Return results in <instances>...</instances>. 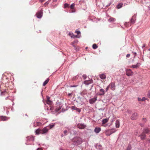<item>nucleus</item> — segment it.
<instances>
[{"mask_svg":"<svg viewBox=\"0 0 150 150\" xmlns=\"http://www.w3.org/2000/svg\"><path fill=\"white\" fill-rule=\"evenodd\" d=\"M126 74L128 76H132L133 74V72L130 69H127L126 70Z\"/></svg>","mask_w":150,"mask_h":150,"instance_id":"nucleus-4","label":"nucleus"},{"mask_svg":"<svg viewBox=\"0 0 150 150\" xmlns=\"http://www.w3.org/2000/svg\"><path fill=\"white\" fill-rule=\"evenodd\" d=\"M57 0H53L54 2H55L57 1Z\"/></svg>","mask_w":150,"mask_h":150,"instance_id":"nucleus-50","label":"nucleus"},{"mask_svg":"<svg viewBox=\"0 0 150 150\" xmlns=\"http://www.w3.org/2000/svg\"><path fill=\"white\" fill-rule=\"evenodd\" d=\"M45 0H40V1L42 3Z\"/></svg>","mask_w":150,"mask_h":150,"instance_id":"nucleus-47","label":"nucleus"},{"mask_svg":"<svg viewBox=\"0 0 150 150\" xmlns=\"http://www.w3.org/2000/svg\"><path fill=\"white\" fill-rule=\"evenodd\" d=\"M74 4H73L71 5L70 7L71 9H73L74 8Z\"/></svg>","mask_w":150,"mask_h":150,"instance_id":"nucleus-31","label":"nucleus"},{"mask_svg":"<svg viewBox=\"0 0 150 150\" xmlns=\"http://www.w3.org/2000/svg\"><path fill=\"white\" fill-rule=\"evenodd\" d=\"M99 76L100 78L102 79H105L106 78V76L104 74H100L99 75Z\"/></svg>","mask_w":150,"mask_h":150,"instance_id":"nucleus-20","label":"nucleus"},{"mask_svg":"<svg viewBox=\"0 0 150 150\" xmlns=\"http://www.w3.org/2000/svg\"><path fill=\"white\" fill-rule=\"evenodd\" d=\"M49 81V79L47 78L43 83V86H45L48 82Z\"/></svg>","mask_w":150,"mask_h":150,"instance_id":"nucleus-22","label":"nucleus"},{"mask_svg":"<svg viewBox=\"0 0 150 150\" xmlns=\"http://www.w3.org/2000/svg\"><path fill=\"white\" fill-rule=\"evenodd\" d=\"M130 56V54H128L126 55V57L127 58H129Z\"/></svg>","mask_w":150,"mask_h":150,"instance_id":"nucleus-43","label":"nucleus"},{"mask_svg":"<svg viewBox=\"0 0 150 150\" xmlns=\"http://www.w3.org/2000/svg\"><path fill=\"white\" fill-rule=\"evenodd\" d=\"M140 64V63H138L136 65H132L131 67H132L133 68H139Z\"/></svg>","mask_w":150,"mask_h":150,"instance_id":"nucleus-11","label":"nucleus"},{"mask_svg":"<svg viewBox=\"0 0 150 150\" xmlns=\"http://www.w3.org/2000/svg\"><path fill=\"white\" fill-rule=\"evenodd\" d=\"M140 137H141V139H145V137H146V136L145 134L144 133V132H143L141 134V135H140Z\"/></svg>","mask_w":150,"mask_h":150,"instance_id":"nucleus-17","label":"nucleus"},{"mask_svg":"<svg viewBox=\"0 0 150 150\" xmlns=\"http://www.w3.org/2000/svg\"><path fill=\"white\" fill-rule=\"evenodd\" d=\"M100 130L101 128L100 127H96L94 129L95 132L96 133H99Z\"/></svg>","mask_w":150,"mask_h":150,"instance_id":"nucleus-16","label":"nucleus"},{"mask_svg":"<svg viewBox=\"0 0 150 150\" xmlns=\"http://www.w3.org/2000/svg\"><path fill=\"white\" fill-rule=\"evenodd\" d=\"M109 88H110V86H109V85H108L106 88L105 90L107 92L108 91V90Z\"/></svg>","mask_w":150,"mask_h":150,"instance_id":"nucleus-39","label":"nucleus"},{"mask_svg":"<svg viewBox=\"0 0 150 150\" xmlns=\"http://www.w3.org/2000/svg\"><path fill=\"white\" fill-rule=\"evenodd\" d=\"M1 120L5 121L6 120L7 117H1Z\"/></svg>","mask_w":150,"mask_h":150,"instance_id":"nucleus-28","label":"nucleus"},{"mask_svg":"<svg viewBox=\"0 0 150 150\" xmlns=\"http://www.w3.org/2000/svg\"><path fill=\"white\" fill-rule=\"evenodd\" d=\"M149 131H150L148 129L146 128L144 129L143 132L145 134H147L149 133Z\"/></svg>","mask_w":150,"mask_h":150,"instance_id":"nucleus-25","label":"nucleus"},{"mask_svg":"<svg viewBox=\"0 0 150 150\" xmlns=\"http://www.w3.org/2000/svg\"><path fill=\"white\" fill-rule=\"evenodd\" d=\"M76 86H71V87H76Z\"/></svg>","mask_w":150,"mask_h":150,"instance_id":"nucleus-51","label":"nucleus"},{"mask_svg":"<svg viewBox=\"0 0 150 150\" xmlns=\"http://www.w3.org/2000/svg\"><path fill=\"white\" fill-rule=\"evenodd\" d=\"M7 93V92L5 90V91H3L1 92V94L2 95H3L4 94V93Z\"/></svg>","mask_w":150,"mask_h":150,"instance_id":"nucleus-41","label":"nucleus"},{"mask_svg":"<svg viewBox=\"0 0 150 150\" xmlns=\"http://www.w3.org/2000/svg\"><path fill=\"white\" fill-rule=\"evenodd\" d=\"M37 17L38 18H40L42 16V13L41 11L37 13L36 14Z\"/></svg>","mask_w":150,"mask_h":150,"instance_id":"nucleus-12","label":"nucleus"},{"mask_svg":"<svg viewBox=\"0 0 150 150\" xmlns=\"http://www.w3.org/2000/svg\"><path fill=\"white\" fill-rule=\"evenodd\" d=\"M72 95V94L71 93H69L68 94V95L69 96H71Z\"/></svg>","mask_w":150,"mask_h":150,"instance_id":"nucleus-48","label":"nucleus"},{"mask_svg":"<svg viewBox=\"0 0 150 150\" xmlns=\"http://www.w3.org/2000/svg\"><path fill=\"white\" fill-rule=\"evenodd\" d=\"M69 4L67 3H66L64 4V8H65L67 7H69Z\"/></svg>","mask_w":150,"mask_h":150,"instance_id":"nucleus-32","label":"nucleus"},{"mask_svg":"<svg viewBox=\"0 0 150 150\" xmlns=\"http://www.w3.org/2000/svg\"><path fill=\"white\" fill-rule=\"evenodd\" d=\"M105 91L104 89L101 88L100 89L98 94L100 96L104 95L105 94Z\"/></svg>","mask_w":150,"mask_h":150,"instance_id":"nucleus-10","label":"nucleus"},{"mask_svg":"<svg viewBox=\"0 0 150 150\" xmlns=\"http://www.w3.org/2000/svg\"><path fill=\"white\" fill-rule=\"evenodd\" d=\"M93 81L92 79H91L84 81L83 83L86 85H88L90 84L93 83Z\"/></svg>","mask_w":150,"mask_h":150,"instance_id":"nucleus-7","label":"nucleus"},{"mask_svg":"<svg viewBox=\"0 0 150 150\" xmlns=\"http://www.w3.org/2000/svg\"><path fill=\"white\" fill-rule=\"evenodd\" d=\"M73 36H71V38H75V37L77 38H79V37H78L77 36V35H73Z\"/></svg>","mask_w":150,"mask_h":150,"instance_id":"nucleus-40","label":"nucleus"},{"mask_svg":"<svg viewBox=\"0 0 150 150\" xmlns=\"http://www.w3.org/2000/svg\"><path fill=\"white\" fill-rule=\"evenodd\" d=\"M137 113H134L131 117V120H136L137 118Z\"/></svg>","mask_w":150,"mask_h":150,"instance_id":"nucleus-8","label":"nucleus"},{"mask_svg":"<svg viewBox=\"0 0 150 150\" xmlns=\"http://www.w3.org/2000/svg\"><path fill=\"white\" fill-rule=\"evenodd\" d=\"M120 126V122L117 120L115 122V127L116 128H119Z\"/></svg>","mask_w":150,"mask_h":150,"instance_id":"nucleus-18","label":"nucleus"},{"mask_svg":"<svg viewBox=\"0 0 150 150\" xmlns=\"http://www.w3.org/2000/svg\"><path fill=\"white\" fill-rule=\"evenodd\" d=\"M131 24H130V23L129 22H126L125 23V25L126 27H129V26H130Z\"/></svg>","mask_w":150,"mask_h":150,"instance_id":"nucleus-26","label":"nucleus"},{"mask_svg":"<svg viewBox=\"0 0 150 150\" xmlns=\"http://www.w3.org/2000/svg\"><path fill=\"white\" fill-rule=\"evenodd\" d=\"M87 94V91H86L85 90L83 91L81 93V95L83 96H84Z\"/></svg>","mask_w":150,"mask_h":150,"instance_id":"nucleus-24","label":"nucleus"},{"mask_svg":"<svg viewBox=\"0 0 150 150\" xmlns=\"http://www.w3.org/2000/svg\"><path fill=\"white\" fill-rule=\"evenodd\" d=\"M136 54V53H135V54Z\"/></svg>","mask_w":150,"mask_h":150,"instance_id":"nucleus-52","label":"nucleus"},{"mask_svg":"<svg viewBox=\"0 0 150 150\" xmlns=\"http://www.w3.org/2000/svg\"><path fill=\"white\" fill-rule=\"evenodd\" d=\"M48 131V129L46 127H45L42 129H38L35 131L36 134L38 135L40 134H45L47 133Z\"/></svg>","mask_w":150,"mask_h":150,"instance_id":"nucleus-2","label":"nucleus"},{"mask_svg":"<svg viewBox=\"0 0 150 150\" xmlns=\"http://www.w3.org/2000/svg\"><path fill=\"white\" fill-rule=\"evenodd\" d=\"M62 107V106L61 105V106H59L57 108L55 109V111L56 112H57L61 109Z\"/></svg>","mask_w":150,"mask_h":150,"instance_id":"nucleus-23","label":"nucleus"},{"mask_svg":"<svg viewBox=\"0 0 150 150\" xmlns=\"http://www.w3.org/2000/svg\"><path fill=\"white\" fill-rule=\"evenodd\" d=\"M108 121V119L107 118L104 119L102 120V124H105Z\"/></svg>","mask_w":150,"mask_h":150,"instance_id":"nucleus-19","label":"nucleus"},{"mask_svg":"<svg viewBox=\"0 0 150 150\" xmlns=\"http://www.w3.org/2000/svg\"><path fill=\"white\" fill-rule=\"evenodd\" d=\"M122 5L123 4L122 3L119 4L117 6V8L118 9L120 8L122 6Z\"/></svg>","mask_w":150,"mask_h":150,"instance_id":"nucleus-27","label":"nucleus"},{"mask_svg":"<svg viewBox=\"0 0 150 150\" xmlns=\"http://www.w3.org/2000/svg\"><path fill=\"white\" fill-rule=\"evenodd\" d=\"M131 147L130 145H129L127 147L126 150H131Z\"/></svg>","mask_w":150,"mask_h":150,"instance_id":"nucleus-33","label":"nucleus"},{"mask_svg":"<svg viewBox=\"0 0 150 150\" xmlns=\"http://www.w3.org/2000/svg\"><path fill=\"white\" fill-rule=\"evenodd\" d=\"M50 98L49 97H47L46 103L47 104L50 105L52 103V101L50 100Z\"/></svg>","mask_w":150,"mask_h":150,"instance_id":"nucleus-13","label":"nucleus"},{"mask_svg":"<svg viewBox=\"0 0 150 150\" xmlns=\"http://www.w3.org/2000/svg\"><path fill=\"white\" fill-rule=\"evenodd\" d=\"M50 1H48L46 2L44 4V5L45 6H46L47 5H48Z\"/></svg>","mask_w":150,"mask_h":150,"instance_id":"nucleus-30","label":"nucleus"},{"mask_svg":"<svg viewBox=\"0 0 150 150\" xmlns=\"http://www.w3.org/2000/svg\"><path fill=\"white\" fill-rule=\"evenodd\" d=\"M72 142L73 144L77 146L80 144L82 143V140L81 137H76L72 139Z\"/></svg>","mask_w":150,"mask_h":150,"instance_id":"nucleus-1","label":"nucleus"},{"mask_svg":"<svg viewBox=\"0 0 150 150\" xmlns=\"http://www.w3.org/2000/svg\"><path fill=\"white\" fill-rule=\"evenodd\" d=\"M67 132H67V130H65L64 132V134H65V135L67 134Z\"/></svg>","mask_w":150,"mask_h":150,"instance_id":"nucleus-44","label":"nucleus"},{"mask_svg":"<svg viewBox=\"0 0 150 150\" xmlns=\"http://www.w3.org/2000/svg\"><path fill=\"white\" fill-rule=\"evenodd\" d=\"M37 150H42L41 148H38Z\"/></svg>","mask_w":150,"mask_h":150,"instance_id":"nucleus-46","label":"nucleus"},{"mask_svg":"<svg viewBox=\"0 0 150 150\" xmlns=\"http://www.w3.org/2000/svg\"><path fill=\"white\" fill-rule=\"evenodd\" d=\"M147 96L149 98H150V91H149L148 92L147 94Z\"/></svg>","mask_w":150,"mask_h":150,"instance_id":"nucleus-37","label":"nucleus"},{"mask_svg":"<svg viewBox=\"0 0 150 150\" xmlns=\"http://www.w3.org/2000/svg\"><path fill=\"white\" fill-rule=\"evenodd\" d=\"M92 47L93 49H95L97 48L98 46L96 45V44H95L93 45Z\"/></svg>","mask_w":150,"mask_h":150,"instance_id":"nucleus-29","label":"nucleus"},{"mask_svg":"<svg viewBox=\"0 0 150 150\" xmlns=\"http://www.w3.org/2000/svg\"><path fill=\"white\" fill-rule=\"evenodd\" d=\"M138 100L139 101H142V99L141 98H138Z\"/></svg>","mask_w":150,"mask_h":150,"instance_id":"nucleus-45","label":"nucleus"},{"mask_svg":"<svg viewBox=\"0 0 150 150\" xmlns=\"http://www.w3.org/2000/svg\"><path fill=\"white\" fill-rule=\"evenodd\" d=\"M54 126V124L50 125L49 126L50 129L52 128Z\"/></svg>","mask_w":150,"mask_h":150,"instance_id":"nucleus-34","label":"nucleus"},{"mask_svg":"<svg viewBox=\"0 0 150 150\" xmlns=\"http://www.w3.org/2000/svg\"><path fill=\"white\" fill-rule=\"evenodd\" d=\"M116 20L115 18L112 17H110L108 21L110 22H114Z\"/></svg>","mask_w":150,"mask_h":150,"instance_id":"nucleus-21","label":"nucleus"},{"mask_svg":"<svg viewBox=\"0 0 150 150\" xmlns=\"http://www.w3.org/2000/svg\"><path fill=\"white\" fill-rule=\"evenodd\" d=\"M86 77H87V76H86V75L85 74H83L82 76V77H83V79H85L86 78Z\"/></svg>","mask_w":150,"mask_h":150,"instance_id":"nucleus-35","label":"nucleus"},{"mask_svg":"<svg viewBox=\"0 0 150 150\" xmlns=\"http://www.w3.org/2000/svg\"><path fill=\"white\" fill-rule=\"evenodd\" d=\"M135 17H133L130 21V24L132 25L135 22Z\"/></svg>","mask_w":150,"mask_h":150,"instance_id":"nucleus-14","label":"nucleus"},{"mask_svg":"<svg viewBox=\"0 0 150 150\" xmlns=\"http://www.w3.org/2000/svg\"><path fill=\"white\" fill-rule=\"evenodd\" d=\"M77 127L79 129H83L85 128L86 126L84 124H79L77 125Z\"/></svg>","mask_w":150,"mask_h":150,"instance_id":"nucleus-6","label":"nucleus"},{"mask_svg":"<svg viewBox=\"0 0 150 150\" xmlns=\"http://www.w3.org/2000/svg\"><path fill=\"white\" fill-rule=\"evenodd\" d=\"M71 108L72 109L76 110L77 112H80L81 111V110L80 109L77 108L74 106H72Z\"/></svg>","mask_w":150,"mask_h":150,"instance_id":"nucleus-15","label":"nucleus"},{"mask_svg":"<svg viewBox=\"0 0 150 150\" xmlns=\"http://www.w3.org/2000/svg\"><path fill=\"white\" fill-rule=\"evenodd\" d=\"M147 99L146 98H145V97H143L142 99V101H144L145 100H146Z\"/></svg>","mask_w":150,"mask_h":150,"instance_id":"nucleus-42","label":"nucleus"},{"mask_svg":"<svg viewBox=\"0 0 150 150\" xmlns=\"http://www.w3.org/2000/svg\"><path fill=\"white\" fill-rule=\"evenodd\" d=\"M30 139L32 140L33 141L34 140V137H30Z\"/></svg>","mask_w":150,"mask_h":150,"instance_id":"nucleus-38","label":"nucleus"},{"mask_svg":"<svg viewBox=\"0 0 150 150\" xmlns=\"http://www.w3.org/2000/svg\"><path fill=\"white\" fill-rule=\"evenodd\" d=\"M97 100V97H94L90 99L89 100V103L90 104H93Z\"/></svg>","mask_w":150,"mask_h":150,"instance_id":"nucleus-9","label":"nucleus"},{"mask_svg":"<svg viewBox=\"0 0 150 150\" xmlns=\"http://www.w3.org/2000/svg\"><path fill=\"white\" fill-rule=\"evenodd\" d=\"M116 131V130L115 129H112L106 130L105 132V134L107 136H110L112 134L115 132Z\"/></svg>","mask_w":150,"mask_h":150,"instance_id":"nucleus-3","label":"nucleus"},{"mask_svg":"<svg viewBox=\"0 0 150 150\" xmlns=\"http://www.w3.org/2000/svg\"><path fill=\"white\" fill-rule=\"evenodd\" d=\"M75 33H76L77 35H79L81 33L78 30H76Z\"/></svg>","mask_w":150,"mask_h":150,"instance_id":"nucleus-36","label":"nucleus"},{"mask_svg":"<svg viewBox=\"0 0 150 150\" xmlns=\"http://www.w3.org/2000/svg\"><path fill=\"white\" fill-rule=\"evenodd\" d=\"M109 85L110 88L112 91H114L115 89V86L114 82L111 83Z\"/></svg>","mask_w":150,"mask_h":150,"instance_id":"nucleus-5","label":"nucleus"},{"mask_svg":"<svg viewBox=\"0 0 150 150\" xmlns=\"http://www.w3.org/2000/svg\"><path fill=\"white\" fill-rule=\"evenodd\" d=\"M143 120H144V121H146V119L145 118H144L143 119Z\"/></svg>","mask_w":150,"mask_h":150,"instance_id":"nucleus-49","label":"nucleus"}]
</instances>
